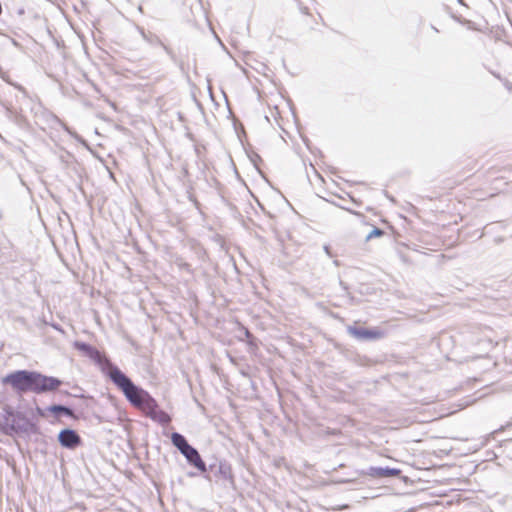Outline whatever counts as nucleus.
Instances as JSON below:
<instances>
[{"instance_id": "obj_1", "label": "nucleus", "mask_w": 512, "mask_h": 512, "mask_svg": "<svg viewBox=\"0 0 512 512\" xmlns=\"http://www.w3.org/2000/svg\"><path fill=\"white\" fill-rule=\"evenodd\" d=\"M3 384H9L16 392L42 394L54 392L62 385L58 378L36 371L18 370L2 378Z\"/></svg>"}, {"instance_id": "obj_2", "label": "nucleus", "mask_w": 512, "mask_h": 512, "mask_svg": "<svg viewBox=\"0 0 512 512\" xmlns=\"http://www.w3.org/2000/svg\"><path fill=\"white\" fill-rule=\"evenodd\" d=\"M117 375L118 388L123 392L129 402L141 410L146 416L152 420L166 425L170 423V415L161 410L154 398L150 394L133 384L128 377H122L120 374Z\"/></svg>"}, {"instance_id": "obj_3", "label": "nucleus", "mask_w": 512, "mask_h": 512, "mask_svg": "<svg viewBox=\"0 0 512 512\" xmlns=\"http://www.w3.org/2000/svg\"><path fill=\"white\" fill-rule=\"evenodd\" d=\"M74 348L76 350L84 353L90 359H92L97 364H99L101 366L102 371L107 376H109V378L113 381V383L117 387H118V382L116 380V378H117L116 374H120L122 377H127L117 366L113 365L110 362V360L95 347H93L89 344H86L84 342L76 341L74 343Z\"/></svg>"}, {"instance_id": "obj_4", "label": "nucleus", "mask_w": 512, "mask_h": 512, "mask_svg": "<svg viewBox=\"0 0 512 512\" xmlns=\"http://www.w3.org/2000/svg\"><path fill=\"white\" fill-rule=\"evenodd\" d=\"M348 332L355 338L361 340H377L384 336V332L380 329H367L363 327L350 326Z\"/></svg>"}, {"instance_id": "obj_5", "label": "nucleus", "mask_w": 512, "mask_h": 512, "mask_svg": "<svg viewBox=\"0 0 512 512\" xmlns=\"http://www.w3.org/2000/svg\"><path fill=\"white\" fill-rule=\"evenodd\" d=\"M59 443L69 449H74L81 444V437L71 429H64L58 434Z\"/></svg>"}, {"instance_id": "obj_6", "label": "nucleus", "mask_w": 512, "mask_h": 512, "mask_svg": "<svg viewBox=\"0 0 512 512\" xmlns=\"http://www.w3.org/2000/svg\"><path fill=\"white\" fill-rule=\"evenodd\" d=\"M186 459L194 465L198 470L205 472L206 471V465L205 462L202 460L200 454L198 451L190 446L186 451L182 453Z\"/></svg>"}, {"instance_id": "obj_7", "label": "nucleus", "mask_w": 512, "mask_h": 512, "mask_svg": "<svg viewBox=\"0 0 512 512\" xmlns=\"http://www.w3.org/2000/svg\"><path fill=\"white\" fill-rule=\"evenodd\" d=\"M401 473L400 469L396 468H371L370 475L374 477H396Z\"/></svg>"}, {"instance_id": "obj_8", "label": "nucleus", "mask_w": 512, "mask_h": 512, "mask_svg": "<svg viewBox=\"0 0 512 512\" xmlns=\"http://www.w3.org/2000/svg\"><path fill=\"white\" fill-rule=\"evenodd\" d=\"M171 441H172L173 445L176 446L180 450L181 453H183L190 447V445L188 444V442L186 441L184 436H182L179 433H173L171 435Z\"/></svg>"}, {"instance_id": "obj_9", "label": "nucleus", "mask_w": 512, "mask_h": 512, "mask_svg": "<svg viewBox=\"0 0 512 512\" xmlns=\"http://www.w3.org/2000/svg\"><path fill=\"white\" fill-rule=\"evenodd\" d=\"M47 410L49 412H51L53 415H55L56 417H59L60 415H66L69 417L76 418V416L74 415V413L71 409H69L65 406H62V405H52V406L48 407Z\"/></svg>"}, {"instance_id": "obj_10", "label": "nucleus", "mask_w": 512, "mask_h": 512, "mask_svg": "<svg viewBox=\"0 0 512 512\" xmlns=\"http://www.w3.org/2000/svg\"><path fill=\"white\" fill-rule=\"evenodd\" d=\"M384 234V232L379 229V228H374L367 236V240H370V239H373V238H376V237H381L382 235Z\"/></svg>"}]
</instances>
